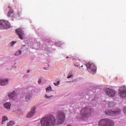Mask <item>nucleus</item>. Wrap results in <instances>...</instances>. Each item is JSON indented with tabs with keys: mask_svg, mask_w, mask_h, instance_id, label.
Segmentation results:
<instances>
[{
	"mask_svg": "<svg viewBox=\"0 0 126 126\" xmlns=\"http://www.w3.org/2000/svg\"><path fill=\"white\" fill-rule=\"evenodd\" d=\"M65 120V114L63 112L58 113L56 120L54 116L51 115L48 117L43 118L40 121L41 126H52L56 125H61Z\"/></svg>",
	"mask_w": 126,
	"mask_h": 126,
	"instance_id": "obj_1",
	"label": "nucleus"
},
{
	"mask_svg": "<svg viewBox=\"0 0 126 126\" xmlns=\"http://www.w3.org/2000/svg\"><path fill=\"white\" fill-rule=\"evenodd\" d=\"M94 112L93 109L91 108L90 107H86L82 108L80 112L81 119L85 120V119L89 118Z\"/></svg>",
	"mask_w": 126,
	"mask_h": 126,
	"instance_id": "obj_2",
	"label": "nucleus"
},
{
	"mask_svg": "<svg viewBox=\"0 0 126 126\" xmlns=\"http://www.w3.org/2000/svg\"><path fill=\"white\" fill-rule=\"evenodd\" d=\"M114 121L109 119H103L98 123V126H114Z\"/></svg>",
	"mask_w": 126,
	"mask_h": 126,
	"instance_id": "obj_3",
	"label": "nucleus"
},
{
	"mask_svg": "<svg viewBox=\"0 0 126 126\" xmlns=\"http://www.w3.org/2000/svg\"><path fill=\"white\" fill-rule=\"evenodd\" d=\"M87 69L92 74H95L96 73V70H97V67L95 66V64L92 63H88L86 64Z\"/></svg>",
	"mask_w": 126,
	"mask_h": 126,
	"instance_id": "obj_4",
	"label": "nucleus"
},
{
	"mask_svg": "<svg viewBox=\"0 0 126 126\" xmlns=\"http://www.w3.org/2000/svg\"><path fill=\"white\" fill-rule=\"evenodd\" d=\"M118 93L122 98H126V87L125 86L120 87Z\"/></svg>",
	"mask_w": 126,
	"mask_h": 126,
	"instance_id": "obj_5",
	"label": "nucleus"
},
{
	"mask_svg": "<svg viewBox=\"0 0 126 126\" xmlns=\"http://www.w3.org/2000/svg\"><path fill=\"white\" fill-rule=\"evenodd\" d=\"M0 27L3 29H8L10 27V24L7 21L1 20H0Z\"/></svg>",
	"mask_w": 126,
	"mask_h": 126,
	"instance_id": "obj_6",
	"label": "nucleus"
},
{
	"mask_svg": "<svg viewBox=\"0 0 126 126\" xmlns=\"http://www.w3.org/2000/svg\"><path fill=\"white\" fill-rule=\"evenodd\" d=\"M105 91L109 97H114L116 95V91L113 89L107 88L105 90Z\"/></svg>",
	"mask_w": 126,
	"mask_h": 126,
	"instance_id": "obj_7",
	"label": "nucleus"
},
{
	"mask_svg": "<svg viewBox=\"0 0 126 126\" xmlns=\"http://www.w3.org/2000/svg\"><path fill=\"white\" fill-rule=\"evenodd\" d=\"M16 32L18 36H19L20 39H21V40H23L24 37V32H23L22 29L21 28H19L16 30Z\"/></svg>",
	"mask_w": 126,
	"mask_h": 126,
	"instance_id": "obj_8",
	"label": "nucleus"
},
{
	"mask_svg": "<svg viewBox=\"0 0 126 126\" xmlns=\"http://www.w3.org/2000/svg\"><path fill=\"white\" fill-rule=\"evenodd\" d=\"M36 107H33L31 112H30L29 113H28L27 115V118H32V117H33V116L34 115V114H35V113H36Z\"/></svg>",
	"mask_w": 126,
	"mask_h": 126,
	"instance_id": "obj_9",
	"label": "nucleus"
},
{
	"mask_svg": "<svg viewBox=\"0 0 126 126\" xmlns=\"http://www.w3.org/2000/svg\"><path fill=\"white\" fill-rule=\"evenodd\" d=\"M0 85H1L2 86L6 85V84L8 83V79H0Z\"/></svg>",
	"mask_w": 126,
	"mask_h": 126,
	"instance_id": "obj_10",
	"label": "nucleus"
},
{
	"mask_svg": "<svg viewBox=\"0 0 126 126\" xmlns=\"http://www.w3.org/2000/svg\"><path fill=\"white\" fill-rule=\"evenodd\" d=\"M32 98V93H28L25 97L26 101L28 102Z\"/></svg>",
	"mask_w": 126,
	"mask_h": 126,
	"instance_id": "obj_11",
	"label": "nucleus"
},
{
	"mask_svg": "<svg viewBox=\"0 0 126 126\" xmlns=\"http://www.w3.org/2000/svg\"><path fill=\"white\" fill-rule=\"evenodd\" d=\"M106 115L108 116H114L113 111L112 110H107L105 111Z\"/></svg>",
	"mask_w": 126,
	"mask_h": 126,
	"instance_id": "obj_12",
	"label": "nucleus"
},
{
	"mask_svg": "<svg viewBox=\"0 0 126 126\" xmlns=\"http://www.w3.org/2000/svg\"><path fill=\"white\" fill-rule=\"evenodd\" d=\"M121 114V109L117 108L113 111V116L116 115H120Z\"/></svg>",
	"mask_w": 126,
	"mask_h": 126,
	"instance_id": "obj_13",
	"label": "nucleus"
},
{
	"mask_svg": "<svg viewBox=\"0 0 126 126\" xmlns=\"http://www.w3.org/2000/svg\"><path fill=\"white\" fill-rule=\"evenodd\" d=\"M8 8H9L10 9L7 13V16H8V17H10V14H12V13H13V10L11 8V5L8 6Z\"/></svg>",
	"mask_w": 126,
	"mask_h": 126,
	"instance_id": "obj_14",
	"label": "nucleus"
},
{
	"mask_svg": "<svg viewBox=\"0 0 126 126\" xmlns=\"http://www.w3.org/2000/svg\"><path fill=\"white\" fill-rule=\"evenodd\" d=\"M11 106V104L9 102L6 103L4 104V108H5V109H7V110H10Z\"/></svg>",
	"mask_w": 126,
	"mask_h": 126,
	"instance_id": "obj_15",
	"label": "nucleus"
},
{
	"mask_svg": "<svg viewBox=\"0 0 126 126\" xmlns=\"http://www.w3.org/2000/svg\"><path fill=\"white\" fill-rule=\"evenodd\" d=\"M8 97L11 98H14V97H16V93L15 92H13L8 94Z\"/></svg>",
	"mask_w": 126,
	"mask_h": 126,
	"instance_id": "obj_16",
	"label": "nucleus"
},
{
	"mask_svg": "<svg viewBox=\"0 0 126 126\" xmlns=\"http://www.w3.org/2000/svg\"><path fill=\"white\" fill-rule=\"evenodd\" d=\"M8 119L7 117L5 116H3L1 122L2 125H3V124H4V122L7 121Z\"/></svg>",
	"mask_w": 126,
	"mask_h": 126,
	"instance_id": "obj_17",
	"label": "nucleus"
},
{
	"mask_svg": "<svg viewBox=\"0 0 126 126\" xmlns=\"http://www.w3.org/2000/svg\"><path fill=\"white\" fill-rule=\"evenodd\" d=\"M15 125V123L14 121H11L7 124V126H12Z\"/></svg>",
	"mask_w": 126,
	"mask_h": 126,
	"instance_id": "obj_18",
	"label": "nucleus"
},
{
	"mask_svg": "<svg viewBox=\"0 0 126 126\" xmlns=\"http://www.w3.org/2000/svg\"><path fill=\"white\" fill-rule=\"evenodd\" d=\"M21 55V51L19 50L17 51L15 53V56H20Z\"/></svg>",
	"mask_w": 126,
	"mask_h": 126,
	"instance_id": "obj_19",
	"label": "nucleus"
},
{
	"mask_svg": "<svg viewBox=\"0 0 126 126\" xmlns=\"http://www.w3.org/2000/svg\"><path fill=\"white\" fill-rule=\"evenodd\" d=\"M46 92H50V91H52V87H48L46 89Z\"/></svg>",
	"mask_w": 126,
	"mask_h": 126,
	"instance_id": "obj_20",
	"label": "nucleus"
},
{
	"mask_svg": "<svg viewBox=\"0 0 126 126\" xmlns=\"http://www.w3.org/2000/svg\"><path fill=\"white\" fill-rule=\"evenodd\" d=\"M114 104L113 102H110L108 104L109 107H113L114 106Z\"/></svg>",
	"mask_w": 126,
	"mask_h": 126,
	"instance_id": "obj_21",
	"label": "nucleus"
},
{
	"mask_svg": "<svg viewBox=\"0 0 126 126\" xmlns=\"http://www.w3.org/2000/svg\"><path fill=\"white\" fill-rule=\"evenodd\" d=\"M44 97H45V98H46L47 99H50V98H52V97H53V95L48 96V95L45 94Z\"/></svg>",
	"mask_w": 126,
	"mask_h": 126,
	"instance_id": "obj_22",
	"label": "nucleus"
},
{
	"mask_svg": "<svg viewBox=\"0 0 126 126\" xmlns=\"http://www.w3.org/2000/svg\"><path fill=\"white\" fill-rule=\"evenodd\" d=\"M60 84V81H58L57 83H54V85H55V86H58V85H59Z\"/></svg>",
	"mask_w": 126,
	"mask_h": 126,
	"instance_id": "obj_23",
	"label": "nucleus"
},
{
	"mask_svg": "<svg viewBox=\"0 0 126 126\" xmlns=\"http://www.w3.org/2000/svg\"><path fill=\"white\" fill-rule=\"evenodd\" d=\"M73 76V75H70L68 76L67 77V78H68V79L71 78V77H72Z\"/></svg>",
	"mask_w": 126,
	"mask_h": 126,
	"instance_id": "obj_24",
	"label": "nucleus"
},
{
	"mask_svg": "<svg viewBox=\"0 0 126 126\" xmlns=\"http://www.w3.org/2000/svg\"><path fill=\"white\" fill-rule=\"evenodd\" d=\"M16 43V42L12 41V42H11V45H14Z\"/></svg>",
	"mask_w": 126,
	"mask_h": 126,
	"instance_id": "obj_25",
	"label": "nucleus"
},
{
	"mask_svg": "<svg viewBox=\"0 0 126 126\" xmlns=\"http://www.w3.org/2000/svg\"><path fill=\"white\" fill-rule=\"evenodd\" d=\"M41 81H42L41 79H39L38 81V83H41Z\"/></svg>",
	"mask_w": 126,
	"mask_h": 126,
	"instance_id": "obj_26",
	"label": "nucleus"
},
{
	"mask_svg": "<svg viewBox=\"0 0 126 126\" xmlns=\"http://www.w3.org/2000/svg\"><path fill=\"white\" fill-rule=\"evenodd\" d=\"M124 113H126V108H124L123 109Z\"/></svg>",
	"mask_w": 126,
	"mask_h": 126,
	"instance_id": "obj_27",
	"label": "nucleus"
},
{
	"mask_svg": "<svg viewBox=\"0 0 126 126\" xmlns=\"http://www.w3.org/2000/svg\"><path fill=\"white\" fill-rule=\"evenodd\" d=\"M44 69L45 70H47V68H46V67H44Z\"/></svg>",
	"mask_w": 126,
	"mask_h": 126,
	"instance_id": "obj_28",
	"label": "nucleus"
},
{
	"mask_svg": "<svg viewBox=\"0 0 126 126\" xmlns=\"http://www.w3.org/2000/svg\"><path fill=\"white\" fill-rule=\"evenodd\" d=\"M30 71H29V70H28V72H30Z\"/></svg>",
	"mask_w": 126,
	"mask_h": 126,
	"instance_id": "obj_29",
	"label": "nucleus"
},
{
	"mask_svg": "<svg viewBox=\"0 0 126 126\" xmlns=\"http://www.w3.org/2000/svg\"><path fill=\"white\" fill-rule=\"evenodd\" d=\"M67 126H72L71 125H68Z\"/></svg>",
	"mask_w": 126,
	"mask_h": 126,
	"instance_id": "obj_30",
	"label": "nucleus"
},
{
	"mask_svg": "<svg viewBox=\"0 0 126 126\" xmlns=\"http://www.w3.org/2000/svg\"><path fill=\"white\" fill-rule=\"evenodd\" d=\"M66 59H68V57H67L66 58Z\"/></svg>",
	"mask_w": 126,
	"mask_h": 126,
	"instance_id": "obj_31",
	"label": "nucleus"
},
{
	"mask_svg": "<svg viewBox=\"0 0 126 126\" xmlns=\"http://www.w3.org/2000/svg\"><path fill=\"white\" fill-rule=\"evenodd\" d=\"M81 67H83V65H82V66H81Z\"/></svg>",
	"mask_w": 126,
	"mask_h": 126,
	"instance_id": "obj_32",
	"label": "nucleus"
}]
</instances>
